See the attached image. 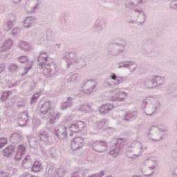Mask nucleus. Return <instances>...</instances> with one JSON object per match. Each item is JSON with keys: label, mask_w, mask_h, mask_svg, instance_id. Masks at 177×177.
<instances>
[{"label": "nucleus", "mask_w": 177, "mask_h": 177, "mask_svg": "<svg viewBox=\"0 0 177 177\" xmlns=\"http://www.w3.org/2000/svg\"><path fill=\"white\" fill-rule=\"evenodd\" d=\"M26 153V147L23 145H19L15 148L14 146L10 145L4 149V156L6 157H10L11 154L15 156V160H21L23 155Z\"/></svg>", "instance_id": "f257e3e1"}, {"label": "nucleus", "mask_w": 177, "mask_h": 177, "mask_svg": "<svg viewBox=\"0 0 177 177\" xmlns=\"http://www.w3.org/2000/svg\"><path fill=\"white\" fill-rule=\"evenodd\" d=\"M32 171H33V172H38L41 171V163L39 162H35L32 167Z\"/></svg>", "instance_id": "f03ea898"}, {"label": "nucleus", "mask_w": 177, "mask_h": 177, "mask_svg": "<svg viewBox=\"0 0 177 177\" xmlns=\"http://www.w3.org/2000/svg\"><path fill=\"white\" fill-rule=\"evenodd\" d=\"M5 145H8V140L6 138L0 139V149L1 147H3Z\"/></svg>", "instance_id": "7ed1b4c3"}, {"label": "nucleus", "mask_w": 177, "mask_h": 177, "mask_svg": "<svg viewBox=\"0 0 177 177\" xmlns=\"http://www.w3.org/2000/svg\"><path fill=\"white\" fill-rule=\"evenodd\" d=\"M19 62L20 63H26V62H27V57H21L19 59Z\"/></svg>", "instance_id": "20e7f679"}, {"label": "nucleus", "mask_w": 177, "mask_h": 177, "mask_svg": "<svg viewBox=\"0 0 177 177\" xmlns=\"http://www.w3.org/2000/svg\"><path fill=\"white\" fill-rule=\"evenodd\" d=\"M27 158H30V156H27L23 161L24 164H26L27 162Z\"/></svg>", "instance_id": "39448f33"}, {"label": "nucleus", "mask_w": 177, "mask_h": 177, "mask_svg": "<svg viewBox=\"0 0 177 177\" xmlns=\"http://www.w3.org/2000/svg\"><path fill=\"white\" fill-rule=\"evenodd\" d=\"M112 80H115L116 77L115 75H113L111 76Z\"/></svg>", "instance_id": "423d86ee"}, {"label": "nucleus", "mask_w": 177, "mask_h": 177, "mask_svg": "<svg viewBox=\"0 0 177 177\" xmlns=\"http://www.w3.org/2000/svg\"><path fill=\"white\" fill-rule=\"evenodd\" d=\"M45 60H48V57H45Z\"/></svg>", "instance_id": "0eeeda50"}, {"label": "nucleus", "mask_w": 177, "mask_h": 177, "mask_svg": "<svg viewBox=\"0 0 177 177\" xmlns=\"http://www.w3.org/2000/svg\"><path fill=\"white\" fill-rule=\"evenodd\" d=\"M32 99H35V95L32 97Z\"/></svg>", "instance_id": "6e6552de"}]
</instances>
